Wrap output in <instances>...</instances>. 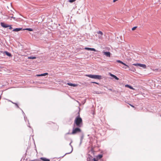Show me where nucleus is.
<instances>
[{
	"instance_id": "nucleus-1",
	"label": "nucleus",
	"mask_w": 161,
	"mask_h": 161,
	"mask_svg": "<svg viewBox=\"0 0 161 161\" xmlns=\"http://www.w3.org/2000/svg\"><path fill=\"white\" fill-rule=\"evenodd\" d=\"M73 125L74 126L81 127L82 125V120L80 117L79 114L75 119Z\"/></svg>"
},
{
	"instance_id": "nucleus-2",
	"label": "nucleus",
	"mask_w": 161,
	"mask_h": 161,
	"mask_svg": "<svg viewBox=\"0 0 161 161\" xmlns=\"http://www.w3.org/2000/svg\"><path fill=\"white\" fill-rule=\"evenodd\" d=\"M80 127L74 126L73 125L72 131L71 133V135H75L77 133L81 132V130L80 128Z\"/></svg>"
},
{
	"instance_id": "nucleus-3",
	"label": "nucleus",
	"mask_w": 161,
	"mask_h": 161,
	"mask_svg": "<svg viewBox=\"0 0 161 161\" xmlns=\"http://www.w3.org/2000/svg\"><path fill=\"white\" fill-rule=\"evenodd\" d=\"M86 76L90 78L100 80L102 78V76L101 75H86Z\"/></svg>"
},
{
	"instance_id": "nucleus-4",
	"label": "nucleus",
	"mask_w": 161,
	"mask_h": 161,
	"mask_svg": "<svg viewBox=\"0 0 161 161\" xmlns=\"http://www.w3.org/2000/svg\"><path fill=\"white\" fill-rule=\"evenodd\" d=\"M1 26L4 28H7L9 27V25L6 24L3 22H1L0 23Z\"/></svg>"
},
{
	"instance_id": "nucleus-5",
	"label": "nucleus",
	"mask_w": 161,
	"mask_h": 161,
	"mask_svg": "<svg viewBox=\"0 0 161 161\" xmlns=\"http://www.w3.org/2000/svg\"><path fill=\"white\" fill-rule=\"evenodd\" d=\"M103 53L104 55H105L107 57H109L110 56L111 53H110V52H106L103 51Z\"/></svg>"
},
{
	"instance_id": "nucleus-6",
	"label": "nucleus",
	"mask_w": 161,
	"mask_h": 161,
	"mask_svg": "<svg viewBox=\"0 0 161 161\" xmlns=\"http://www.w3.org/2000/svg\"><path fill=\"white\" fill-rule=\"evenodd\" d=\"M84 135L83 133H82L81 134L80 136V145H81V143L82 142V140L84 138Z\"/></svg>"
},
{
	"instance_id": "nucleus-7",
	"label": "nucleus",
	"mask_w": 161,
	"mask_h": 161,
	"mask_svg": "<svg viewBox=\"0 0 161 161\" xmlns=\"http://www.w3.org/2000/svg\"><path fill=\"white\" fill-rule=\"evenodd\" d=\"M116 61L118 63H121V64L124 65L125 66H126L127 67H129V66L128 65H126L125 63H124L123 62L121 61H120V60H117Z\"/></svg>"
},
{
	"instance_id": "nucleus-8",
	"label": "nucleus",
	"mask_w": 161,
	"mask_h": 161,
	"mask_svg": "<svg viewBox=\"0 0 161 161\" xmlns=\"http://www.w3.org/2000/svg\"><path fill=\"white\" fill-rule=\"evenodd\" d=\"M22 30V28H16L15 29H14L13 30V31L18 32L19 31H20L21 30Z\"/></svg>"
},
{
	"instance_id": "nucleus-9",
	"label": "nucleus",
	"mask_w": 161,
	"mask_h": 161,
	"mask_svg": "<svg viewBox=\"0 0 161 161\" xmlns=\"http://www.w3.org/2000/svg\"><path fill=\"white\" fill-rule=\"evenodd\" d=\"M42 161H50V159L45 158L42 157L40 158Z\"/></svg>"
},
{
	"instance_id": "nucleus-10",
	"label": "nucleus",
	"mask_w": 161,
	"mask_h": 161,
	"mask_svg": "<svg viewBox=\"0 0 161 161\" xmlns=\"http://www.w3.org/2000/svg\"><path fill=\"white\" fill-rule=\"evenodd\" d=\"M139 66L141 67H142L143 68L145 69L146 68V66L144 64H139Z\"/></svg>"
},
{
	"instance_id": "nucleus-11",
	"label": "nucleus",
	"mask_w": 161,
	"mask_h": 161,
	"mask_svg": "<svg viewBox=\"0 0 161 161\" xmlns=\"http://www.w3.org/2000/svg\"><path fill=\"white\" fill-rule=\"evenodd\" d=\"M110 75L114 77L115 79L116 80H118L119 79L115 75H114L112 74L111 73H110Z\"/></svg>"
},
{
	"instance_id": "nucleus-12",
	"label": "nucleus",
	"mask_w": 161,
	"mask_h": 161,
	"mask_svg": "<svg viewBox=\"0 0 161 161\" xmlns=\"http://www.w3.org/2000/svg\"><path fill=\"white\" fill-rule=\"evenodd\" d=\"M4 53H5L7 56H8L9 57H11L12 56V55L10 53H9L7 51H4Z\"/></svg>"
},
{
	"instance_id": "nucleus-13",
	"label": "nucleus",
	"mask_w": 161,
	"mask_h": 161,
	"mask_svg": "<svg viewBox=\"0 0 161 161\" xmlns=\"http://www.w3.org/2000/svg\"><path fill=\"white\" fill-rule=\"evenodd\" d=\"M93 93L94 94H102V93L99 91H94L93 92Z\"/></svg>"
},
{
	"instance_id": "nucleus-14",
	"label": "nucleus",
	"mask_w": 161,
	"mask_h": 161,
	"mask_svg": "<svg viewBox=\"0 0 161 161\" xmlns=\"http://www.w3.org/2000/svg\"><path fill=\"white\" fill-rule=\"evenodd\" d=\"M47 75H48V73H46L42 74H41L40 75H37V76H45Z\"/></svg>"
},
{
	"instance_id": "nucleus-15",
	"label": "nucleus",
	"mask_w": 161,
	"mask_h": 161,
	"mask_svg": "<svg viewBox=\"0 0 161 161\" xmlns=\"http://www.w3.org/2000/svg\"><path fill=\"white\" fill-rule=\"evenodd\" d=\"M68 85L69 86H74V87L76 86H77V85L76 84H74L70 83H68Z\"/></svg>"
},
{
	"instance_id": "nucleus-16",
	"label": "nucleus",
	"mask_w": 161,
	"mask_h": 161,
	"mask_svg": "<svg viewBox=\"0 0 161 161\" xmlns=\"http://www.w3.org/2000/svg\"><path fill=\"white\" fill-rule=\"evenodd\" d=\"M103 157V155L102 154H99L97 156V159H100L102 158Z\"/></svg>"
},
{
	"instance_id": "nucleus-17",
	"label": "nucleus",
	"mask_w": 161,
	"mask_h": 161,
	"mask_svg": "<svg viewBox=\"0 0 161 161\" xmlns=\"http://www.w3.org/2000/svg\"><path fill=\"white\" fill-rule=\"evenodd\" d=\"M28 58L30 59H35L36 58V57L35 56H30L28 57Z\"/></svg>"
},
{
	"instance_id": "nucleus-18",
	"label": "nucleus",
	"mask_w": 161,
	"mask_h": 161,
	"mask_svg": "<svg viewBox=\"0 0 161 161\" xmlns=\"http://www.w3.org/2000/svg\"><path fill=\"white\" fill-rule=\"evenodd\" d=\"M23 30H28L29 31H32L33 30L31 28H27L23 29Z\"/></svg>"
},
{
	"instance_id": "nucleus-19",
	"label": "nucleus",
	"mask_w": 161,
	"mask_h": 161,
	"mask_svg": "<svg viewBox=\"0 0 161 161\" xmlns=\"http://www.w3.org/2000/svg\"><path fill=\"white\" fill-rule=\"evenodd\" d=\"M72 142H71L69 143V145L71 147H72V150L70 152V153H67L68 154H69V153H71L73 151V147L71 145V143H72Z\"/></svg>"
},
{
	"instance_id": "nucleus-20",
	"label": "nucleus",
	"mask_w": 161,
	"mask_h": 161,
	"mask_svg": "<svg viewBox=\"0 0 161 161\" xmlns=\"http://www.w3.org/2000/svg\"><path fill=\"white\" fill-rule=\"evenodd\" d=\"M71 133H70L69 132H68V133H66L65 135V139H67V135H68V134H70Z\"/></svg>"
},
{
	"instance_id": "nucleus-21",
	"label": "nucleus",
	"mask_w": 161,
	"mask_h": 161,
	"mask_svg": "<svg viewBox=\"0 0 161 161\" xmlns=\"http://www.w3.org/2000/svg\"><path fill=\"white\" fill-rule=\"evenodd\" d=\"M97 33L98 34H100L102 35H103V32L100 31H98Z\"/></svg>"
},
{
	"instance_id": "nucleus-22",
	"label": "nucleus",
	"mask_w": 161,
	"mask_h": 161,
	"mask_svg": "<svg viewBox=\"0 0 161 161\" xmlns=\"http://www.w3.org/2000/svg\"><path fill=\"white\" fill-rule=\"evenodd\" d=\"M125 86H128V87L130 89H133V87L131 86H130L128 85H125Z\"/></svg>"
},
{
	"instance_id": "nucleus-23",
	"label": "nucleus",
	"mask_w": 161,
	"mask_h": 161,
	"mask_svg": "<svg viewBox=\"0 0 161 161\" xmlns=\"http://www.w3.org/2000/svg\"><path fill=\"white\" fill-rule=\"evenodd\" d=\"M85 49L87 50H91V48L86 47L85 48Z\"/></svg>"
},
{
	"instance_id": "nucleus-24",
	"label": "nucleus",
	"mask_w": 161,
	"mask_h": 161,
	"mask_svg": "<svg viewBox=\"0 0 161 161\" xmlns=\"http://www.w3.org/2000/svg\"><path fill=\"white\" fill-rule=\"evenodd\" d=\"M137 26H135L132 28V30L133 31H134L137 28Z\"/></svg>"
},
{
	"instance_id": "nucleus-25",
	"label": "nucleus",
	"mask_w": 161,
	"mask_h": 161,
	"mask_svg": "<svg viewBox=\"0 0 161 161\" xmlns=\"http://www.w3.org/2000/svg\"><path fill=\"white\" fill-rule=\"evenodd\" d=\"M91 51H93L95 52L97 51V50H96L95 48H91Z\"/></svg>"
},
{
	"instance_id": "nucleus-26",
	"label": "nucleus",
	"mask_w": 161,
	"mask_h": 161,
	"mask_svg": "<svg viewBox=\"0 0 161 161\" xmlns=\"http://www.w3.org/2000/svg\"><path fill=\"white\" fill-rule=\"evenodd\" d=\"M134 65L136 66H138L139 65V64L136 63V64H133Z\"/></svg>"
},
{
	"instance_id": "nucleus-27",
	"label": "nucleus",
	"mask_w": 161,
	"mask_h": 161,
	"mask_svg": "<svg viewBox=\"0 0 161 161\" xmlns=\"http://www.w3.org/2000/svg\"><path fill=\"white\" fill-rule=\"evenodd\" d=\"M76 0H69V1L70 3H73Z\"/></svg>"
},
{
	"instance_id": "nucleus-28",
	"label": "nucleus",
	"mask_w": 161,
	"mask_h": 161,
	"mask_svg": "<svg viewBox=\"0 0 161 161\" xmlns=\"http://www.w3.org/2000/svg\"><path fill=\"white\" fill-rule=\"evenodd\" d=\"M13 103L15 104V105L17 106V107L18 108H19V106H18V104L17 103Z\"/></svg>"
},
{
	"instance_id": "nucleus-29",
	"label": "nucleus",
	"mask_w": 161,
	"mask_h": 161,
	"mask_svg": "<svg viewBox=\"0 0 161 161\" xmlns=\"http://www.w3.org/2000/svg\"><path fill=\"white\" fill-rule=\"evenodd\" d=\"M13 103L15 104V105L17 106V107L18 108H19V106H18V104L17 103Z\"/></svg>"
},
{
	"instance_id": "nucleus-30",
	"label": "nucleus",
	"mask_w": 161,
	"mask_h": 161,
	"mask_svg": "<svg viewBox=\"0 0 161 161\" xmlns=\"http://www.w3.org/2000/svg\"><path fill=\"white\" fill-rule=\"evenodd\" d=\"M13 103L15 104V105L17 106V107L18 108H19V106H18V104L17 103Z\"/></svg>"
},
{
	"instance_id": "nucleus-31",
	"label": "nucleus",
	"mask_w": 161,
	"mask_h": 161,
	"mask_svg": "<svg viewBox=\"0 0 161 161\" xmlns=\"http://www.w3.org/2000/svg\"><path fill=\"white\" fill-rule=\"evenodd\" d=\"M92 83H94V84H98L99 83H97L96 82H91Z\"/></svg>"
},
{
	"instance_id": "nucleus-32",
	"label": "nucleus",
	"mask_w": 161,
	"mask_h": 161,
	"mask_svg": "<svg viewBox=\"0 0 161 161\" xmlns=\"http://www.w3.org/2000/svg\"><path fill=\"white\" fill-rule=\"evenodd\" d=\"M22 112H23V113L24 114V119H25V114L24 113V112L22 110Z\"/></svg>"
},
{
	"instance_id": "nucleus-33",
	"label": "nucleus",
	"mask_w": 161,
	"mask_h": 161,
	"mask_svg": "<svg viewBox=\"0 0 161 161\" xmlns=\"http://www.w3.org/2000/svg\"><path fill=\"white\" fill-rule=\"evenodd\" d=\"M4 53V52L3 51H0V53Z\"/></svg>"
},
{
	"instance_id": "nucleus-34",
	"label": "nucleus",
	"mask_w": 161,
	"mask_h": 161,
	"mask_svg": "<svg viewBox=\"0 0 161 161\" xmlns=\"http://www.w3.org/2000/svg\"><path fill=\"white\" fill-rule=\"evenodd\" d=\"M9 29L10 30H11V29H12V27L11 26V25H9Z\"/></svg>"
},
{
	"instance_id": "nucleus-35",
	"label": "nucleus",
	"mask_w": 161,
	"mask_h": 161,
	"mask_svg": "<svg viewBox=\"0 0 161 161\" xmlns=\"http://www.w3.org/2000/svg\"><path fill=\"white\" fill-rule=\"evenodd\" d=\"M93 160L94 161H97V160L95 158H93Z\"/></svg>"
},
{
	"instance_id": "nucleus-36",
	"label": "nucleus",
	"mask_w": 161,
	"mask_h": 161,
	"mask_svg": "<svg viewBox=\"0 0 161 161\" xmlns=\"http://www.w3.org/2000/svg\"><path fill=\"white\" fill-rule=\"evenodd\" d=\"M130 104V105L131 107H133V108H134V106L133 105H131V104Z\"/></svg>"
},
{
	"instance_id": "nucleus-37",
	"label": "nucleus",
	"mask_w": 161,
	"mask_h": 161,
	"mask_svg": "<svg viewBox=\"0 0 161 161\" xmlns=\"http://www.w3.org/2000/svg\"><path fill=\"white\" fill-rule=\"evenodd\" d=\"M127 68H128V67H127V66H125V67H123V68H124V69H126Z\"/></svg>"
},
{
	"instance_id": "nucleus-38",
	"label": "nucleus",
	"mask_w": 161,
	"mask_h": 161,
	"mask_svg": "<svg viewBox=\"0 0 161 161\" xmlns=\"http://www.w3.org/2000/svg\"><path fill=\"white\" fill-rule=\"evenodd\" d=\"M11 17V18H13L14 19H15V17H13V16H11V17Z\"/></svg>"
},
{
	"instance_id": "nucleus-39",
	"label": "nucleus",
	"mask_w": 161,
	"mask_h": 161,
	"mask_svg": "<svg viewBox=\"0 0 161 161\" xmlns=\"http://www.w3.org/2000/svg\"><path fill=\"white\" fill-rule=\"evenodd\" d=\"M118 0H113V2H115L116 1H117Z\"/></svg>"
},
{
	"instance_id": "nucleus-40",
	"label": "nucleus",
	"mask_w": 161,
	"mask_h": 161,
	"mask_svg": "<svg viewBox=\"0 0 161 161\" xmlns=\"http://www.w3.org/2000/svg\"><path fill=\"white\" fill-rule=\"evenodd\" d=\"M110 91H112V89H109Z\"/></svg>"
},
{
	"instance_id": "nucleus-41",
	"label": "nucleus",
	"mask_w": 161,
	"mask_h": 161,
	"mask_svg": "<svg viewBox=\"0 0 161 161\" xmlns=\"http://www.w3.org/2000/svg\"><path fill=\"white\" fill-rule=\"evenodd\" d=\"M1 96H0V100L1 99Z\"/></svg>"
},
{
	"instance_id": "nucleus-42",
	"label": "nucleus",
	"mask_w": 161,
	"mask_h": 161,
	"mask_svg": "<svg viewBox=\"0 0 161 161\" xmlns=\"http://www.w3.org/2000/svg\"><path fill=\"white\" fill-rule=\"evenodd\" d=\"M129 70H132L131 69H129Z\"/></svg>"
}]
</instances>
